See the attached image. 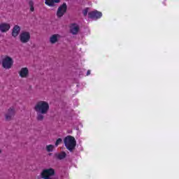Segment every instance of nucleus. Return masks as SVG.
<instances>
[{
    "instance_id": "nucleus-14",
    "label": "nucleus",
    "mask_w": 179,
    "mask_h": 179,
    "mask_svg": "<svg viewBox=\"0 0 179 179\" xmlns=\"http://www.w3.org/2000/svg\"><path fill=\"white\" fill-rule=\"evenodd\" d=\"M58 38H59V34H54L50 38V41L51 44H55L57 41H58Z\"/></svg>"
},
{
    "instance_id": "nucleus-19",
    "label": "nucleus",
    "mask_w": 179,
    "mask_h": 179,
    "mask_svg": "<svg viewBox=\"0 0 179 179\" xmlns=\"http://www.w3.org/2000/svg\"><path fill=\"white\" fill-rule=\"evenodd\" d=\"M62 143V138H58L57 141H56V143H55V147L57 148L58 146V145H59L60 143Z\"/></svg>"
},
{
    "instance_id": "nucleus-1",
    "label": "nucleus",
    "mask_w": 179,
    "mask_h": 179,
    "mask_svg": "<svg viewBox=\"0 0 179 179\" xmlns=\"http://www.w3.org/2000/svg\"><path fill=\"white\" fill-rule=\"evenodd\" d=\"M34 110L36 113L47 114L48 110H50V104L47 101H40L35 105Z\"/></svg>"
},
{
    "instance_id": "nucleus-16",
    "label": "nucleus",
    "mask_w": 179,
    "mask_h": 179,
    "mask_svg": "<svg viewBox=\"0 0 179 179\" xmlns=\"http://www.w3.org/2000/svg\"><path fill=\"white\" fill-rule=\"evenodd\" d=\"M29 6L30 8V11L31 12H34V2H33V1L30 0L29 1Z\"/></svg>"
},
{
    "instance_id": "nucleus-15",
    "label": "nucleus",
    "mask_w": 179,
    "mask_h": 179,
    "mask_svg": "<svg viewBox=\"0 0 179 179\" xmlns=\"http://www.w3.org/2000/svg\"><path fill=\"white\" fill-rule=\"evenodd\" d=\"M44 114L47 113H37L36 120L38 121H43L44 120Z\"/></svg>"
},
{
    "instance_id": "nucleus-5",
    "label": "nucleus",
    "mask_w": 179,
    "mask_h": 179,
    "mask_svg": "<svg viewBox=\"0 0 179 179\" xmlns=\"http://www.w3.org/2000/svg\"><path fill=\"white\" fill-rule=\"evenodd\" d=\"M20 40L21 43H23L24 44L29 43V41H30V32L22 31L20 35Z\"/></svg>"
},
{
    "instance_id": "nucleus-13",
    "label": "nucleus",
    "mask_w": 179,
    "mask_h": 179,
    "mask_svg": "<svg viewBox=\"0 0 179 179\" xmlns=\"http://www.w3.org/2000/svg\"><path fill=\"white\" fill-rule=\"evenodd\" d=\"M61 0H45V3L48 6H55V3H58Z\"/></svg>"
},
{
    "instance_id": "nucleus-9",
    "label": "nucleus",
    "mask_w": 179,
    "mask_h": 179,
    "mask_svg": "<svg viewBox=\"0 0 179 179\" xmlns=\"http://www.w3.org/2000/svg\"><path fill=\"white\" fill-rule=\"evenodd\" d=\"M13 115H15V109L13 108H10L8 110L7 114H6V121H10Z\"/></svg>"
},
{
    "instance_id": "nucleus-17",
    "label": "nucleus",
    "mask_w": 179,
    "mask_h": 179,
    "mask_svg": "<svg viewBox=\"0 0 179 179\" xmlns=\"http://www.w3.org/2000/svg\"><path fill=\"white\" fill-rule=\"evenodd\" d=\"M55 148V146L53 145H46V150H47V152H50L54 150Z\"/></svg>"
},
{
    "instance_id": "nucleus-2",
    "label": "nucleus",
    "mask_w": 179,
    "mask_h": 179,
    "mask_svg": "<svg viewBox=\"0 0 179 179\" xmlns=\"http://www.w3.org/2000/svg\"><path fill=\"white\" fill-rule=\"evenodd\" d=\"M64 145L68 150L72 152V150H73L76 147V140H75V138L71 136H67L64 138Z\"/></svg>"
},
{
    "instance_id": "nucleus-21",
    "label": "nucleus",
    "mask_w": 179,
    "mask_h": 179,
    "mask_svg": "<svg viewBox=\"0 0 179 179\" xmlns=\"http://www.w3.org/2000/svg\"><path fill=\"white\" fill-rule=\"evenodd\" d=\"M89 75H90V70H88L87 71V76H89Z\"/></svg>"
},
{
    "instance_id": "nucleus-10",
    "label": "nucleus",
    "mask_w": 179,
    "mask_h": 179,
    "mask_svg": "<svg viewBox=\"0 0 179 179\" xmlns=\"http://www.w3.org/2000/svg\"><path fill=\"white\" fill-rule=\"evenodd\" d=\"M20 78H27L29 76V69L24 67L22 68L19 72Z\"/></svg>"
},
{
    "instance_id": "nucleus-23",
    "label": "nucleus",
    "mask_w": 179,
    "mask_h": 179,
    "mask_svg": "<svg viewBox=\"0 0 179 179\" xmlns=\"http://www.w3.org/2000/svg\"><path fill=\"white\" fill-rule=\"evenodd\" d=\"M0 65H1V62H0Z\"/></svg>"
},
{
    "instance_id": "nucleus-12",
    "label": "nucleus",
    "mask_w": 179,
    "mask_h": 179,
    "mask_svg": "<svg viewBox=\"0 0 179 179\" xmlns=\"http://www.w3.org/2000/svg\"><path fill=\"white\" fill-rule=\"evenodd\" d=\"M70 30L72 34H78V32L79 31V25L76 24H71Z\"/></svg>"
},
{
    "instance_id": "nucleus-11",
    "label": "nucleus",
    "mask_w": 179,
    "mask_h": 179,
    "mask_svg": "<svg viewBox=\"0 0 179 179\" xmlns=\"http://www.w3.org/2000/svg\"><path fill=\"white\" fill-rule=\"evenodd\" d=\"M19 33H20V27H19V25L14 26L12 31L13 37H17V36H19Z\"/></svg>"
},
{
    "instance_id": "nucleus-7",
    "label": "nucleus",
    "mask_w": 179,
    "mask_h": 179,
    "mask_svg": "<svg viewBox=\"0 0 179 179\" xmlns=\"http://www.w3.org/2000/svg\"><path fill=\"white\" fill-rule=\"evenodd\" d=\"M88 16L90 19H94L95 20H96V19H100V17L103 16V14L100 11L94 10L89 13Z\"/></svg>"
},
{
    "instance_id": "nucleus-18",
    "label": "nucleus",
    "mask_w": 179,
    "mask_h": 179,
    "mask_svg": "<svg viewBox=\"0 0 179 179\" xmlns=\"http://www.w3.org/2000/svg\"><path fill=\"white\" fill-rule=\"evenodd\" d=\"M57 157L59 159V160H62V159H65V157H66V153L62 152L58 155Z\"/></svg>"
},
{
    "instance_id": "nucleus-8",
    "label": "nucleus",
    "mask_w": 179,
    "mask_h": 179,
    "mask_svg": "<svg viewBox=\"0 0 179 179\" xmlns=\"http://www.w3.org/2000/svg\"><path fill=\"white\" fill-rule=\"evenodd\" d=\"M10 29V24L6 22H2L0 24V31L1 33H6V31H9Z\"/></svg>"
},
{
    "instance_id": "nucleus-22",
    "label": "nucleus",
    "mask_w": 179,
    "mask_h": 179,
    "mask_svg": "<svg viewBox=\"0 0 179 179\" xmlns=\"http://www.w3.org/2000/svg\"><path fill=\"white\" fill-rule=\"evenodd\" d=\"M1 152H2V151L0 150V153H1Z\"/></svg>"
},
{
    "instance_id": "nucleus-3",
    "label": "nucleus",
    "mask_w": 179,
    "mask_h": 179,
    "mask_svg": "<svg viewBox=\"0 0 179 179\" xmlns=\"http://www.w3.org/2000/svg\"><path fill=\"white\" fill-rule=\"evenodd\" d=\"M55 174V171L52 168L44 169L41 173V178L43 179H52L51 177Z\"/></svg>"
},
{
    "instance_id": "nucleus-20",
    "label": "nucleus",
    "mask_w": 179,
    "mask_h": 179,
    "mask_svg": "<svg viewBox=\"0 0 179 179\" xmlns=\"http://www.w3.org/2000/svg\"><path fill=\"white\" fill-rule=\"evenodd\" d=\"M89 12V8H85L83 11V13L84 16H87V13Z\"/></svg>"
},
{
    "instance_id": "nucleus-4",
    "label": "nucleus",
    "mask_w": 179,
    "mask_h": 179,
    "mask_svg": "<svg viewBox=\"0 0 179 179\" xmlns=\"http://www.w3.org/2000/svg\"><path fill=\"white\" fill-rule=\"evenodd\" d=\"M3 68H5V69H10L12 68V65H13V60L12 58L9 57H6L3 59Z\"/></svg>"
},
{
    "instance_id": "nucleus-6",
    "label": "nucleus",
    "mask_w": 179,
    "mask_h": 179,
    "mask_svg": "<svg viewBox=\"0 0 179 179\" xmlns=\"http://www.w3.org/2000/svg\"><path fill=\"white\" fill-rule=\"evenodd\" d=\"M66 9H67L66 3H64L62 6H60L58 8L57 12V17H62V16H64V15H65V13H66Z\"/></svg>"
}]
</instances>
